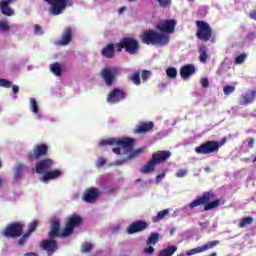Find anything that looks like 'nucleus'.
Masks as SVG:
<instances>
[{
  "label": "nucleus",
  "mask_w": 256,
  "mask_h": 256,
  "mask_svg": "<svg viewBox=\"0 0 256 256\" xmlns=\"http://www.w3.org/2000/svg\"><path fill=\"white\" fill-rule=\"evenodd\" d=\"M102 79L107 87H111L117 76L119 75V68L114 66H107L100 72Z\"/></svg>",
  "instance_id": "1a4fd4ad"
},
{
  "label": "nucleus",
  "mask_w": 256,
  "mask_h": 256,
  "mask_svg": "<svg viewBox=\"0 0 256 256\" xmlns=\"http://www.w3.org/2000/svg\"><path fill=\"white\" fill-rule=\"evenodd\" d=\"M29 237H31L27 232H25L24 234H22L20 236V239L18 241V245L20 247H23V245H26L27 241L29 240Z\"/></svg>",
  "instance_id": "58836bf2"
},
{
  "label": "nucleus",
  "mask_w": 256,
  "mask_h": 256,
  "mask_svg": "<svg viewBox=\"0 0 256 256\" xmlns=\"http://www.w3.org/2000/svg\"><path fill=\"white\" fill-rule=\"evenodd\" d=\"M83 224V217L79 214H72L70 217L67 218L65 222V228L63 229V237H70L73 235V232L77 227H81Z\"/></svg>",
  "instance_id": "0eeeda50"
},
{
  "label": "nucleus",
  "mask_w": 256,
  "mask_h": 256,
  "mask_svg": "<svg viewBox=\"0 0 256 256\" xmlns=\"http://www.w3.org/2000/svg\"><path fill=\"white\" fill-rule=\"evenodd\" d=\"M159 237V233H151L146 240V245H157V243H159Z\"/></svg>",
  "instance_id": "473e14b6"
},
{
  "label": "nucleus",
  "mask_w": 256,
  "mask_h": 256,
  "mask_svg": "<svg viewBox=\"0 0 256 256\" xmlns=\"http://www.w3.org/2000/svg\"><path fill=\"white\" fill-rule=\"evenodd\" d=\"M151 75H152L151 70H142L141 78H142L143 83H147V81H149V79H151Z\"/></svg>",
  "instance_id": "4c0bfd02"
},
{
  "label": "nucleus",
  "mask_w": 256,
  "mask_h": 256,
  "mask_svg": "<svg viewBox=\"0 0 256 256\" xmlns=\"http://www.w3.org/2000/svg\"><path fill=\"white\" fill-rule=\"evenodd\" d=\"M227 143V138H222V140L219 142V141H216V144L218 145V151L219 149H221V147H223V145Z\"/></svg>",
  "instance_id": "5fc2aeb1"
},
{
  "label": "nucleus",
  "mask_w": 256,
  "mask_h": 256,
  "mask_svg": "<svg viewBox=\"0 0 256 256\" xmlns=\"http://www.w3.org/2000/svg\"><path fill=\"white\" fill-rule=\"evenodd\" d=\"M24 256H37V253L29 252V253H26Z\"/></svg>",
  "instance_id": "bf43d9fd"
},
{
  "label": "nucleus",
  "mask_w": 256,
  "mask_h": 256,
  "mask_svg": "<svg viewBox=\"0 0 256 256\" xmlns=\"http://www.w3.org/2000/svg\"><path fill=\"white\" fill-rule=\"evenodd\" d=\"M107 163V160L105 158H99L96 162V167L99 169L100 167H103Z\"/></svg>",
  "instance_id": "8fccbe9b"
},
{
  "label": "nucleus",
  "mask_w": 256,
  "mask_h": 256,
  "mask_svg": "<svg viewBox=\"0 0 256 256\" xmlns=\"http://www.w3.org/2000/svg\"><path fill=\"white\" fill-rule=\"evenodd\" d=\"M256 97V92L255 91H250L249 93H246L245 95L242 96L243 102L242 105H249L255 101Z\"/></svg>",
  "instance_id": "c85d7f7f"
},
{
  "label": "nucleus",
  "mask_w": 256,
  "mask_h": 256,
  "mask_svg": "<svg viewBox=\"0 0 256 256\" xmlns=\"http://www.w3.org/2000/svg\"><path fill=\"white\" fill-rule=\"evenodd\" d=\"M200 83L204 89H207V87H209V79L208 78H201Z\"/></svg>",
  "instance_id": "3c124183"
},
{
  "label": "nucleus",
  "mask_w": 256,
  "mask_h": 256,
  "mask_svg": "<svg viewBox=\"0 0 256 256\" xmlns=\"http://www.w3.org/2000/svg\"><path fill=\"white\" fill-rule=\"evenodd\" d=\"M93 249V244L85 242L82 244V253H89Z\"/></svg>",
  "instance_id": "c03bdc74"
},
{
  "label": "nucleus",
  "mask_w": 256,
  "mask_h": 256,
  "mask_svg": "<svg viewBox=\"0 0 256 256\" xmlns=\"http://www.w3.org/2000/svg\"><path fill=\"white\" fill-rule=\"evenodd\" d=\"M136 183H141V179H137V180H136Z\"/></svg>",
  "instance_id": "680f3d73"
},
{
  "label": "nucleus",
  "mask_w": 256,
  "mask_h": 256,
  "mask_svg": "<svg viewBox=\"0 0 256 256\" xmlns=\"http://www.w3.org/2000/svg\"><path fill=\"white\" fill-rule=\"evenodd\" d=\"M253 161H256V157L254 158V160Z\"/></svg>",
  "instance_id": "0e129e2a"
},
{
  "label": "nucleus",
  "mask_w": 256,
  "mask_h": 256,
  "mask_svg": "<svg viewBox=\"0 0 256 256\" xmlns=\"http://www.w3.org/2000/svg\"><path fill=\"white\" fill-rule=\"evenodd\" d=\"M125 9H126L125 7L119 8V10H118L119 15L123 14V12L125 11Z\"/></svg>",
  "instance_id": "052dcab7"
},
{
  "label": "nucleus",
  "mask_w": 256,
  "mask_h": 256,
  "mask_svg": "<svg viewBox=\"0 0 256 256\" xmlns=\"http://www.w3.org/2000/svg\"><path fill=\"white\" fill-rule=\"evenodd\" d=\"M107 145L114 147L112 151L115 153V155H121L122 149H124L123 153H130L127 158L116 160V165H123L127 163V161H131V159L139 157V155L143 153V148L133 150L135 147V140L131 138H110L107 140H102L99 143V147H107Z\"/></svg>",
  "instance_id": "f257e3e1"
},
{
  "label": "nucleus",
  "mask_w": 256,
  "mask_h": 256,
  "mask_svg": "<svg viewBox=\"0 0 256 256\" xmlns=\"http://www.w3.org/2000/svg\"><path fill=\"white\" fill-rule=\"evenodd\" d=\"M15 0H2L1 1V13L6 17H13L15 15V10H13L9 5Z\"/></svg>",
  "instance_id": "393cba45"
},
{
  "label": "nucleus",
  "mask_w": 256,
  "mask_h": 256,
  "mask_svg": "<svg viewBox=\"0 0 256 256\" xmlns=\"http://www.w3.org/2000/svg\"><path fill=\"white\" fill-rule=\"evenodd\" d=\"M0 8H1V2H0Z\"/></svg>",
  "instance_id": "69168bd1"
},
{
  "label": "nucleus",
  "mask_w": 256,
  "mask_h": 256,
  "mask_svg": "<svg viewBox=\"0 0 256 256\" xmlns=\"http://www.w3.org/2000/svg\"><path fill=\"white\" fill-rule=\"evenodd\" d=\"M199 61L201 63H207V59H209V54H207V46L205 45H200L199 46Z\"/></svg>",
  "instance_id": "cd10ccee"
},
{
  "label": "nucleus",
  "mask_w": 256,
  "mask_h": 256,
  "mask_svg": "<svg viewBox=\"0 0 256 256\" xmlns=\"http://www.w3.org/2000/svg\"><path fill=\"white\" fill-rule=\"evenodd\" d=\"M46 3H49V5H52V8L50 9V13L52 15H61L63 13V10L67 7V3H69L70 0H45Z\"/></svg>",
  "instance_id": "2eb2a0df"
},
{
  "label": "nucleus",
  "mask_w": 256,
  "mask_h": 256,
  "mask_svg": "<svg viewBox=\"0 0 256 256\" xmlns=\"http://www.w3.org/2000/svg\"><path fill=\"white\" fill-rule=\"evenodd\" d=\"M170 234L173 235V230L170 231Z\"/></svg>",
  "instance_id": "e2e57ef3"
},
{
  "label": "nucleus",
  "mask_w": 256,
  "mask_h": 256,
  "mask_svg": "<svg viewBox=\"0 0 256 256\" xmlns=\"http://www.w3.org/2000/svg\"><path fill=\"white\" fill-rule=\"evenodd\" d=\"M185 175H187V170L185 169H180L176 172V177L181 178V177H185Z\"/></svg>",
  "instance_id": "603ef678"
},
{
  "label": "nucleus",
  "mask_w": 256,
  "mask_h": 256,
  "mask_svg": "<svg viewBox=\"0 0 256 256\" xmlns=\"http://www.w3.org/2000/svg\"><path fill=\"white\" fill-rule=\"evenodd\" d=\"M203 205V211H213V209H217L221 205V199H215V192L213 190H209L203 192L201 196L193 200L189 203V209H195V207H199Z\"/></svg>",
  "instance_id": "f03ea898"
},
{
  "label": "nucleus",
  "mask_w": 256,
  "mask_h": 256,
  "mask_svg": "<svg viewBox=\"0 0 256 256\" xmlns=\"http://www.w3.org/2000/svg\"><path fill=\"white\" fill-rule=\"evenodd\" d=\"M171 158V151L169 150H158L152 154L151 159L146 163V165L140 168V173H153L157 165L161 163H166Z\"/></svg>",
  "instance_id": "7ed1b4c3"
},
{
  "label": "nucleus",
  "mask_w": 256,
  "mask_h": 256,
  "mask_svg": "<svg viewBox=\"0 0 256 256\" xmlns=\"http://www.w3.org/2000/svg\"><path fill=\"white\" fill-rule=\"evenodd\" d=\"M25 225L21 222L10 223L4 230L3 235L5 237H10L11 239H17L23 235V228Z\"/></svg>",
  "instance_id": "9d476101"
},
{
  "label": "nucleus",
  "mask_w": 256,
  "mask_h": 256,
  "mask_svg": "<svg viewBox=\"0 0 256 256\" xmlns=\"http://www.w3.org/2000/svg\"><path fill=\"white\" fill-rule=\"evenodd\" d=\"M30 105L32 113H39V106L37 105V100H35V98H30Z\"/></svg>",
  "instance_id": "a19ab883"
},
{
  "label": "nucleus",
  "mask_w": 256,
  "mask_h": 256,
  "mask_svg": "<svg viewBox=\"0 0 256 256\" xmlns=\"http://www.w3.org/2000/svg\"><path fill=\"white\" fill-rule=\"evenodd\" d=\"M12 91L14 95H17L19 93V86L18 85H12Z\"/></svg>",
  "instance_id": "13d9d810"
},
{
  "label": "nucleus",
  "mask_w": 256,
  "mask_h": 256,
  "mask_svg": "<svg viewBox=\"0 0 256 256\" xmlns=\"http://www.w3.org/2000/svg\"><path fill=\"white\" fill-rule=\"evenodd\" d=\"M165 173L156 176V183H161V179H164Z\"/></svg>",
  "instance_id": "6e6d98bb"
},
{
  "label": "nucleus",
  "mask_w": 256,
  "mask_h": 256,
  "mask_svg": "<svg viewBox=\"0 0 256 256\" xmlns=\"http://www.w3.org/2000/svg\"><path fill=\"white\" fill-rule=\"evenodd\" d=\"M191 75H195V65L187 64L180 68V77L184 79V81H187Z\"/></svg>",
  "instance_id": "b1692460"
},
{
  "label": "nucleus",
  "mask_w": 256,
  "mask_h": 256,
  "mask_svg": "<svg viewBox=\"0 0 256 256\" xmlns=\"http://www.w3.org/2000/svg\"><path fill=\"white\" fill-rule=\"evenodd\" d=\"M177 251V246H168L158 253V256H173Z\"/></svg>",
  "instance_id": "7c9ffc66"
},
{
  "label": "nucleus",
  "mask_w": 256,
  "mask_h": 256,
  "mask_svg": "<svg viewBox=\"0 0 256 256\" xmlns=\"http://www.w3.org/2000/svg\"><path fill=\"white\" fill-rule=\"evenodd\" d=\"M37 227H39V222H37V220H33L28 224V230L26 231V233L30 236L33 235V233L37 231Z\"/></svg>",
  "instance_id": "f704fd0d"
},
{
  "label": "nucleus",
  "mask_w": 256,
  "mask_h": 256,
  "mask_svg": "<svg viewBox=\"0 0 256 256\" xmlns=\"http://www.w3.org/2000/svg\"><path fill=\"white\" fill-rule=\"evenodd\" d=\"M129 1H135V0H129Z\"/></svg>",
  "instance_id": "338daca9"
},
{
  "label": "nucleus",
  "mask_w": 256,
  "mask_h": 256,
  "mask_svg": "<svg viewBox=\"0 0 256 256\" xmlns=\"http://www.w3.org/2000/svg\"><path fill=\"white\" fill-rule=\"evenodd\" d=\"M249 17H250V19H253V21H256V10H252L249 13Z\"/></svg>",
  "instance_id": "4d7b16f0"
},
{
  "label": "nucleus",
  "mask_w": 256,
  "mask_h": 256,
  "mask_svg": "<svg viewBox=\"0 0 256 256\" xmlns=\"http://www.w3.org/2000/svg\"><path fill=\"white\" fill-rule=\"evenodd\" d=\"M196 37L200 41H203L204 43H207V41H211V43H215L216 39L213 37V28H211V25L209 23L203 21V20H197L196 22Z\"/></svg>",
  "instance_id": "39448f33"
},
{
  "label": "nucleus",
  "mask_w": 256,
  "mask_h": 256,
  "mask_svg": "<svg viewBox=\"0 0 256 256\" xmlns=\"http://www.w3.org/2000/svg\"><path fill=\"white\" fill-rule=\"evenodd\" d=\"M177 25V21L175 20H163L159 22L156 26V29H159L161 33H166L167 35H171V33H175V26Z\"/></svg>",
  "instance_id": "f3484780"
},
{
  "label": "nucleus",
  "mask_w": 256,
  "mask_h": 256,
  "mask_svg": "<svg viewBox=\"0 0 256 256\" xmlns=\"http://www.w3.org/2000/svg\"><path fill=\"white\" fill-rule=\"evenodd\" d=\"M34 35H43V29L41 26H39V24L34 26Z\"/></svg>",
  "instance_id": "09e8293b"
},
{
  "label": "nucleus",
  "mask_w": 256,
  "mask_h": 256,
  "mask_svg": "<svg viewBox=\"0 0 256 256\" xmlns=\"http://www.w3.org/2000/svg\"><path fill=\"white\" fill-rule=\"evenodd\" d=\"M26 167L23 163L18 162L14 169V179L19 180L23 177V171H25Z\"/></svg>",
  "instance_id": "bb28decb"
},
{
  "label": "nucleus",
  "mask_w": 256,
  "mask_h": 256,
  "mask_svg": "<svg viewBox=\"0 0 256 256\" xmlns=\"http://www.w3.org/2000/svg\"><path fill=\"white\" fill-rule=\"evenodd\" d=\"M49 239H57L59 237L60 239H65L69 236H63V230L61 232V221L59 219H54L51 222L50 225V231L48 232Z\"/></svg>",
  "instance_id": "ddd939ff"
},
{
  "label": "nucleus",
  "mask_w": 256,
  "mask_h": 256,
  "mask_svg": "<svg viewBox=\"0 0 256 256\" xmlns=\"http://www.w3.org/2000/svg\"><path fill=\"white\" fill-rule=\"evenodd\" d=\"M153 245H147V247L144 248L143 252L146 255H153L155 253V248L152 247Z\"/></svg>",
  "instance_id": "a18cd8bd"
},
{
  "label": "nucleus",
  "mask_w": 256,
  "mask_h": 256,
  "mask_svg": "<svg viewBox=\"0 0 256 256\" xmlns=\"http://www.w3.org/2000/svg\"><path fill=\"white\" fill-rule=\"evenodd\" d=\"M251 223H253L252 217H244L239 222L238 227H240V229H243L244 227H247V225H251Z\"/></svg>",
  "instance_id": "c9c22d12"
},
{
  "label": "nucleus",
  "mask_w": 256,
  "mask_h": 256,
  "mask_svg": "<svg viewBox=\"0 0 256 256\" xmlns=\"http://www.w3.org/2000/svg\"><path fill=\"white\" fill-rule=\"evenodd\" d=\"M195 153H197V155H211L213 153H219L217 141L208 140L203 142L198 147H195Z\"/></svg>",
  "instance_id": "6e6552de"
},
{
  "label": "nucleus",
  "mask_w": 256,
  "mask_h": 256,
  "mask_svg": "<svg viewBox=\"0 0 256 256\" xmlns=\"http://www.w3.org/2000/svg\"><path fill=\"white\" fill-rule=\"evenodd\" d=\"M72 39L73 29L71 27H67L62 33L61 39L58 41V45L65 47L66 45H69L71 43Z\"/></svg>",
  "instance_id": "5701e85b"
},
{
  "label": "nucleus",
  "mask_w": 256,
  "mask_h": 256,
  "mask_svg": "<svg viewBox=\"0 0 256 256\" xmlns=\"http://www.w3.org/2000/svg\"><path fill=\"white\" fill-rule=\"evenodd\" d=\"M1 31H11V26L9 25V22H1Z\"/></svg>",
  "instance_id": "de8ad7c7"
},
{
  "label": "nucleus",
  "mask_w": 256,
  "mask_h": 256,
  "mask_svg": "<svg viewBox=\"0 0 256 256\" xmlns=\"http://www.w3.org/2000/svg\"><path fill=\"white\" fill-rule=\"evenodd\" d=\"M1 87H4V89H11L13 87V82L2 78Z\"/></svg>",
  "instance_id": "37998d69"
},
{
  "label": "nucleus",
  "mask_w": 256,
  "mask_h": 256,
  "mask_svg": "<svg viewBox=\"0 0 256 256\" xmlns=\"http://www.w3.org/2000/svg\"><path fill=\"white\" fill-rule=\"evenodd\" d=\"M219 240H214L210 241L203 246H198L194 249L188 250L186 252V256H191V255H197V253H204V251H209V249H213V247H217L219 245Z\"/></svg>",
  "instance_id": "a211bd4d"
},
{
  "label": "nucleus",
  "mask_w": 256,
  "mask_h": 256,
  "mask_svg": "<svg viewBox=\"0 0 256 256\" xmlns=\"http://www.w3.org/2000/svg\"><path fill=\"white\" fill-rule=\"evenodd\" d=\"M61 175H63V172L60 169L48 170L40 178V181H42V183H49V181L59 179V177H61Z\"/></svg>",
  "instance_id": "4be33fe9"
},
{
  "label": "nucleus",
  "mask_w": 256,
  "mask_h": 256,
  "mask_svg": "<svg viewBox=\"0 0 256 256\" xmlns=\"http://www.w3.org/2000/svg\"><path fill=\"white\" fill-rule=\"evenodd\" d=\"M53 167H55V160L50 158L42 159L35 164L36 173L38 175L46 174L47 171H51Z\"/></svg>",
  "instance_id": "f8f14e48"
},
{
  "label": "nucleus",
  "mask_w": 256,
  "mask_h": 256,
  "mask_svg": "<svg viewBox=\"0 0 256 256\" xmlns=\"http://www.w3.org/2000/svg\"><path fill=\"white\" fill-rule=\"evenodd\" d=\"M160 7H171V0H157Z\"/></svg>",
  "instance_id": "49530a36"
},
{
  "label": "nucleus",
  "mask_w": 256,
  "mask_h": 256,
  "mask_svg": "<svg viewBox=\"0 0 256 256\" xmlns=\"http://www.w3.org/2000/svg\"><path fill=\"white\" fill-rule=\"evenodd\" d=\"M155 128V123L153 121L140 122L134 129L135 135H142L145 133H151Z\"/></svg>",
  "instance_id": "aec40b11"
},
{
  "label": "nucleus",
  "mask_w": 256,
  "mask_h": 256,
  "mask_svg": "<svg viewBox=\"0 0 256 256\" xmlns=\"http://www.w3.org/2000/svg\"><path fill=\"white\" fill-rule=\"evenodd\" d=\"M100 195H101V192L99 191V189L92 187V188L87 189L84 192L83 200L86 203H95V201H97V199H99Z\"/></svg>",
  "instance_id": "412c9836"
},
{
  "label": "nucleus",
  "mask_w": 256,
  "mask_h": 256,
  "mask_svg": "<svg viewBox=\"0 0 256 256\" xmlns=\"http://www.w3.org/2000/svg\"><path fill=\"white\" fill-rule=\"evenodd\" d=\"M166 75L169 79H177V68L169 67L166 70Z\"/></svg>",
  "instance_id": "e433bc0d"
},
{
  "label": "nucleus",
  "mask_w": 256,
  "mask_h": 256,
  "mask_svg": "<svg viewBox=\"0 0 256 256\" xmlns=\"http://www.w3.org/2000/svg\"><path fill=\"white\" fill-rule=\"evenodd\" d=\"M149 227V223L143 221V220H138L135 222H132L128 228H127V233L128 235H133L135 233H141V231H145Z\"/></svg>",
  "instance_id": "6ab92c4d"
},
{
  "label": "nucleus",
  "mask_w": 256,
  "mask_h": 256,
  "mask_svg": "<svg viewBox=\"0 0 256 256\" xmlns=\"http://www.w3.org/2000/svg\"><path fill=\"white\" fill-rule=\"evenodd\" d=\"M255 147V138H248V148L253 149Z\"/></svg>",
  "instance_id": "864d4df0"
},
{
  "label": "nucleus",
  "mask_w": 256,
  "mask_h": 256,
  "mask_svg": "<svg viewBox=\"0 0 256 256\" xmlns=\"http://www.w3.org/2000/svg\"><path fill=\"white\" fill-rule=\"evenodd\" d=\"M245 59H247V54L242 53V54H240L239 56H237V57L235 58L234 63H235L236 65H243V63H245Z\"/></svg>",
  "instance_id": "ea45409f"
},
{
  "label": "nucleus",
  "mask_w": 256,
  "mask_h": 256,
  "mask_svg": "<svg viewBox=\"0 0 256 256\" xmlns=\"http://www.w3.org/2000/svg\"><path fill=\"white\" fill-rule=\"evenodd\" d=\"M140 39L144 45H159L164 47L168 45L170 38L169 35L164 33H157L155 30H147L141 33Z\"/></svg>",
  "instance_id": "20e7f679"
},
{
  "label": "nucleus",
  "mask_w": 256,
  "mask_h": 256,
  "mask_svg": "<svg viewBox=\"0 0 256 256\" xmlns=\"http://www.w3.org/2000/svg\"><path fill=\"white\" fill-rule=\"evenodd\" d=\"M40 248L51 256L59 249V243L55 239H45L40 242Z\"/></svg>",
  "instance_id": "dca6fc26"
},
{
  "label": "nucleus",
  "mask_w": 256,
  "mask_h": 256,
  "mask_svg": "<svg viewBox=\"0 0 256 256\" xmlns=\"http://www.w3.org/2000/svg\"><path fill=\"white\" fill-rule=\"evenodd\" d=\"M115 51H117V48L115 47V44L108 43L101 50V55H102V57H105V59H113V57H115Z\"/></svg>",
  "instance_id": "a878e982"
},
{
  "label": "nucleus",
  "mask_w": 256,
  "mask_h": 256,
  "mask_svg": "<svg viewBox=\"0 0 256 256\" xmlns=\"http://www.w3.org/2000/svg\"><path fill=\"white\" fill-rule=\"evenodd\" d=\"M224 95H231V93H235V86L226 85L223 88Z\"/></svg>",
  "instance_id": "79ce46f5"
},
{
  "label": "nucleus",
  "mask_w": 256,
  "mask_h": 256,
  "mask_svg": "<svg viewBox=\"0 0 256 256\" xmlns=\"http://www.w3.org/2000/svg\"><path fill=\"white\" fill-rule=\"evenodd\" d=\"M169 215V209H164L160 212H158L157 216L152 218L153 223H159L161 219H165Z\"/></svg>",
  "instance_id": "72a5a7b5"
},
{
  "label": "nucleus",
  "mask_w": 256,
  "mask_h": 256,
  "mask_svg": "<svg viewBox=\"0 0 256 256\" xmlns=\"http://www.w3.org/2000/svg\"><path fill=\"white\" fill-rule=\"evenodd\" d=\"M125 97H127L125 91L119 88H114L107 96V103L115 105L116 103H121Z\"/></svg>",
  "instance_id": "4468645a"
},
{
  "label": "nucleus",
  "mask_w": 256,
  "mask_h": 256,
  "mask_svg": "<svg viewBox=\"0 0 256 256\" xmlns=\"http://www.w3.org/2000/svg\"><path fill=\"white\" fill-rule=\"evenodd\" d=\"M129 81H132L134 85H141V72L135 71L134 73L128 76Z\"/></svg>",
  "instance_id": "c756f323"
},
{
  "label": "nucleus",
  "mask_w": 256,
  "mask_h": 256,
  "mask_svg": "<svg viewBox=\"0 0 256 256\" xmlns=\"http://www.w3.org/2000/svg\"><path fill=\"white\" fill-rule=\"evenodd\" d=\"M50 71L56 75V77H61L63 75V69H61V65L57 62L50 65Z\"/></svg>",
  "instance_id": "2f4dec72"
},
{
  "label": "nucleus",
  "mask_w": 256,
  "mask_h": 256,
  "mask_svg": "<svg viewBox=\"0 0 256 256\" xmlns=\"http://www.w3.org/2000/svg\"><path fill=\"white\" fill-rule=\"evenodd\" d=\"M47 153H49L47 144H37L33 150L28 152V159L30 161H39L42 157H47Z\"/></svg>",
  "instance_id": "9b49d317"
},
{
  "label": "nucleus",
  "mask_w": 256,
  "mask_h": 256,
  "mask_svg": "<svg viewBox=\"0 0 256 256\" xmlns=\"http://www.w3.org/2000/svg\"><path fill=\"white\" fill-rule=\"evenodd\" d=\"M116 52L121 53V51H126L130 55H135L139 51V42L135 38L124 37L120 42L115 44Z\"/></svg>",
  "instance_id": "423d86ee"
}]
</instances>
